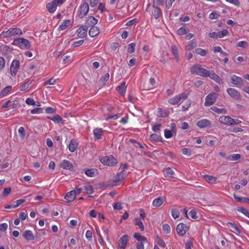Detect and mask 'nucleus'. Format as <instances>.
Here are the masks:
<instances>
[{
    "label": "nucleus",
    "instance_id": "nucleus-28",
    "mask_svg": "<svg viewBox=\"0 0 249 249\" xmlns=\"http://www.w3.org/2000/svg\"><path fill=\"white\" fill-rule=\"evenodd\" d=\"M76 197L75 192L71 191L66 195L65 199L67 200V202H70L74 200Z\"/></svg>",
    "mask_w": 249,
    "mask_h": 249
},
{
    "label": "nucleus",
    "instance_id": "nucleus-48",
    "mask_svg": "<svg viewBox=\"0 0 249 249\" xmlns=\"http://www.w3.org/2000/svg\"><path fill=\"white\" fill-rule=\"evenodd\" d=\"M109 74L108 73H106L105 76L102 77L100 81L102 83V86H103L105 85L106 82L108 80Z\"/></svg>",
    "mask_w": 249,
    "mask_h": 249
},
{
    "label": "nucleus",
    "instance_id": "nucleus-22",
    "mask_svg": "<svg viewBox=\"0 0 249 249\" xmlns=\"http://www.w3.org/2000/svg\"><path fill=\"white\" fill-rule=\"evenodd\" d=\"M23 237L27 240L32 241L35 239L33 232L30 230L25 231L23 234Z\"/></svg>",
    "mask_w": 249,
    "mask_h": 249
},
{
    "label": "nucleus",
    "instance_id": "nucleus-50",
    "mask_svg": "<svg viewBox=\"0 0 249 249\" xmlns=\"http://www.w3.org/2000/svg\"><path fill=\"white\" fill-rule=\"evenodd\" d=\"M248 45V43L247 41H241L238 42L236 44V46L237 47H241L243 48H246Z\"/></svg>",
    "mask_w": 249,
    "mask_h": 249
},
{
    "label": "nucleus",
    "instance_id": "nucleus-39",
    "mask_svg": "<svg viewBox=\"0 0 249 249\" xmlns=\"http://www.w3.org/2000/svg\"><path fill=\"white\" fill-rule=\"evenodd\" d=\"M118 249H124V235L118 241Z\"/></svg>",
    "mask_w": 249,
    "mask_h": 249
},
{
    "label": "nucleus",
    "instance_id": "nucleus-12",
    "mask_svg": "<svg viewBox=\"0 0 249 249\" xmlns=\"http://www.w3.org/2000/svg\"><path fill=\"white\" fill-rule=\"evenodd\" d=\"M196 125L200 128L211 127L212 126V123L208 119H203L199 120L197 122Z\"/></svg>",
    "mask_w": 249,
    "mask_h": 249
},
{
    "label": "nucleus",
    "instance_id": "nucleus-27",
    "mask_svg": "<svg viewBox=\"0 0 249 249\" xmlns=\"http://www.w3.org/2000/svg\"><path fill=\"white\" fill-rule=\"evenodd\" d=\"M99 33L100 29L97 26L91 27L89 32V36L92 37L97 36Z\"/></svg>",
    "mask_w": 249,
    "mask_h": 249
},
{
    "label": "nucleus",
    "instance_id": "nucleus-56",
    "mask_svg": "<svg viewBox=\"0 0 249 249\" xmlns=\"http://www.w3.org/2000/svg\"><path fill=\"white\" fill-rule=\"evenodd\" d=\"M85 189L86 190L87 193L89 194H91L93 193V189L91 185H86L85 186Z\"/></svg>",
    "mask_w": 249,
    "mask_h": 249
},
{
    "label": "nucleus",
    "instance_id": "nucleus-9",
    "mask_svg": "<svg viewBox=\"0 0 249 249\" xmlns=\"http://www.w3.org/2000/svg\"><path fill=\"white\" fill-rule=\"evenodd\" d=\"M19 68V62L18 60H14L10 66V71L12 76H15Z\"/></svg>",
    "mask_w": 249,
    "mask_h": 249
},
{
    "label": "nucleus",
    "instance_id": "nucleus-14",
    "mask_svg": "<svg viewBox=\"0 0 249 249\" xmlns=\"http://www.w3.org/2000/svg\"><path fill=\"white\" fill-rule=\"evenodd\" d=\"M60 167L64 169L72 170L73 166L72 163L69 160H64L60 164Z\"/></svg>",
    "mask_w": 249,
    "mask_h": 249
},
{
    "label": "nucleus",
    "instance_id": "nucleus-51",
    "mask_svg": "<svg viewBox=\"0 0 249 249\" xmlns=\"http://www.w3.org/2000/svg\"><path fill=\"white\" fill-rule=\"evenodd\" d=\"M237 211L241 212L244 215H245L247 217L249 218V211L248 210L244 208H238L237 209Z\"/></svg>",
    "mask_w": 249,
    "mask_h": 249
},
{
    "label": "nucleus",
    "instance_id": "nucleus-47",
    "mask_svg": "<svg viewBox=\"0 0 249 249\" xmlns=\"http://www.w3.org/2000/svg\"><path fill=\"white\" fill-rule=\"evenodd\" d=\"M157 244L161 248H165L166 247V244L164 240H162L160 236H157Z\"/></svg>",
    "mask_w": 249,
    "mask_h": 249
},
{
    "label": "nucleus",
    "instance_id": "nucleus-26",
    "mask_svg": "<svg viewBox=\"0 0 249 249\" xmlns=\"http://www.w3.org/2000/svg\"><path fill=\"white\" fill-rule=\"evenodd\" d=\"M85 174L89 177H95L98 174V170L95 168L84 169Z\"/></svg>",
    "mask_w": 249,
    "mask_h": 249
},
{
    "label": "nucleus",
    "instance_id": "nucleus-15",
    "mask_svg": "<svg viewBox=\"0 0 249 249\" xmlns=\"http://www.w3.org/2000/svg\"><path fill=\"white\" fill-rule=\"evenodd\" d=\"M231 83L236 86H240L243 84V79L235 75H232L231 76Z\"/></svg>",
    "mask_w": 249,
    "mask_h": 249
},
{
    "label": "nucleus",
    "instance_id": "nucleus-35",
    "mask_svg": "<svg viewBox=\"0 0 249 249\" xmlns=\"http://www.w3.org/2000/svg\"><path fill=\"white\" fill-rule=\"evenodd\" d=\"M171 52L173 55L175 56L177 61H179V56L178 54V50L177 47L175 45H173L171 48Z\"/></svg>",
    "mask_w": 249,
    "mask_h": 249
},
{
    "label": "nucleus",
    "instance_id": "nucleus-33",
    "mask_svg": "<svg viewBox=\"0 0 249 249\" xmlns=\"http://www.w3.org/2000/svg\"><path fill=\"white\" fill-rule=\"evenodd\" d=\"M70 20H65L63 23L59 26L58 29L59 30H65L70 25Z\"/></svg>",
    "mask_w": 249,
    "mask_h": 249
},
{
    "label": "nucleus",
    "instance_id": "nucleus-4",
    "mask_svg": "<svg viewBox=\"0 0 249 249\" xmlns=\"http://www.w3.org/2000/svg\"><path fill=\"white\" fill-rule=\"evenodd\" d=\"M100 161L104 165L113 166L117 164V160L112 155L107 156L100 158Z\"/></svg>",
    "mask_w": 249,
    "mask_h": 249
},
{
    "label": "nucleus",
    "instance_id": "nucleus-21",
    "mask_svg": "<svg viewBox=\"0 0 249 249\" xmlns=\"http://www.w3.org/2000/svg\"><path fill=\"white\" fill-rule=\"evenodd\" d=\"M154 8L152 11V15L155 19H158L162 15V13L160 9L157 6H156L154 4L153 5Z\"/></svg>",
    "mask_w": 249,
    "mask_h": 249
},
{
    "label": "nucleus",
    "instance_id": "nucleus-31",
    "mask_svg": "<svg viewBox=\"0 0 249 249\" xmlns=\"http://www.w3.org/2000/svg\"><path fill=\"white\" fill-rule=\"evenodd\" d=\"M116 90L123 96H124V82L116 88Z\"/></svg>",
    "mask_w": 249,
    "mask_h": 249
},
{
    "label": "nucleus",
    "instance_id": "nucleus-43",
    "mask_svg": "<svg viewBox=\"0 0 249 249\" xmlns=\"http://www.w3.org/2000/svg\"><path fill=\"white\" fill-rule=\"evenodd\" d=\"M187 33V29L185 26L181 27L177 31V34L179 36L185 35Z\"/></svg>",
    "mask_w": 249,
    "mask_h": 249
},
{
    "label": "nucleus",
    "instance_id": "nucleus-41",
    "mask_svg": "<svg viewBox=\"0 0 249 249\" xmlns=\"http://www.w3.org/2000/svg\"><path fill=\"white\" fill-rule=\"evenodd\" d=\"M196 53L201 56H205L207 54V51L201 48H197L195 50Z\"/></svg>",
    "mask_w": 249,
    "mask_h": 249
},
{
    "label": "nucleus",
    "instance_id": "nucleus-63",
    "mask_svg": "<svg viewBox=\"0 0 249 249\" xmlns=\"http://www.w3.org/2000/svg\"><path fill=\"white\" fill-rule=\"evenodd\" d=\"M26 103L29 105H36V102L32 98H28L27 99H26Z\"/></svg>",
    "mask_w": 249,
    "mask_h": 249
},
{
    "label": "nucleus",
    "instance_id": "nucleus-7",
    "mask_svg": "<svg viewBox=\"0 0 249 249\" xmlns=\"http://www.w3.org/2000/svg\"><path fill=\"white\" fill-rule=\"evenodd\" d=\"M218 94L215 92L210 93L206 97L204 103L205 106H210L213 105L215 103Z\"/></svg>",
    "mask_w": 249,
    "mask_h": 249
},
{
    "label": "nucleus",
    "instance_id": "nucleus-16",
    "mask_svg": "<svg viewBox=\"0 0 249 249\" xmlns=\"http://www.w3.org/2000/svg\"><path fill=\"white\" fill-rule=\"evenodd\" d=\"M98 20L92 16H90L88 18L87 20L86 21V25L85 26H87L88 29L90 27L95 26V25L97 23Z\"/></svg>",
    "mask_w": 249,
    "mask_h": 249
},
{
    "label": "nucleus",
    "instance_id": "nucleus-10",
    "mask_svg": "<svg viewBox=\"0 0 249 249\" xmlns=\"http://www.w3.org/2000/svg\"><path fill=\"white\" fill-rule=\"evenodd\" d=\"M228 94L234 100H238L241 97L240 93L236 89L233 88H228L227 89Z\"/></svg>",
    "mask_w": 249,
    "mask_h": 249
},
{
    "label": "nucleus",
    "instance_id": "nucleus-55",
    "mask_svg": "<svg viewBox=\"0 0 249 249\" xmlns=\"http://www.w3.org/2000/svg\"><path fill=\"white\" fill-rule=\"evenodd\" d=\"M56 82L55 79H54L53 77L49 79L47 81H45L44 83V85H54Z\"/></svg>",
    "mask_w": 249,
    "mask_h": 249
},
{
    "label": "nucleus",
    "instance_id": "nucleus-29",
    "mask_svg": "<svg viewBox=\"0 0 249 249\" xmlns=\"http://www.w3.org/2000/svg\"><path fill=\"white\" fill-rule=\"evenodd\" d=\"M47 118L57 124H60L63 122L62 118L58 114H55L53 116H47Z\"/></svg>",
    "mask_w": 249,
    "mask_h": 249
},
{
    "label": "nucleus",
    "instance_id": "nucleus-11",
    "mask_svg": "<svg viewBox=\"0 0 249 249\" xmlns=\"http://www.w3.org/2000/svg\"><path fill=\"white\" fill-rule=\"evenodd\" d=\"M60 2V0H54L50 3H48L46 5L47 10L51 13L55 11L58 4Z\"/></svg>",
    "mask_w": 249,
    "mask_h": 249
},
{
    "label": "nucleus",
    "instance_id": "nucleus-36",
    "mask_svg": "<svg viewBox=\"0 0 249 249\" xmlns=\"http://www.w3.org/2000/svg\"><path fill=\"white\" fill-rule=\"evenodd\" d=\"M204 178L207 180L208 182L211 183H214L215 182L216 180V177L213 176H210V175H204Z\"/></svg>",
    "mask_w": 249,
    "mask_h": 249
},
{
    "label": "nucleus",
    "instance_id": "nucleus-49",
    "mask_svg": "<svg viewBox=\"0 0 249 249\" xmlns=\"http://www.w3.org/2000/svg\"><path fill=\"white\" fill-rule=\"evenodd\" d=\"M211 108L213 110V111L214 112H215V113H217L218 114H220L222 113H225L226 112V111L225 109L219 108L215 107H212Z\"/></svg>",
    "mask_w": 249,
    "mask_h": 249
},
{
    "label": "nucleus",
    "instance_id": "nucleus-42",
    "mask_svg": "<svg viewBox=\"0 0 249 249\" xmlns=\"http://www.w3.org/2000/svg\"><path fill=\"white\" fill-rule=\"evenodd\" d=\"M171 214L174 219H176L179 217L180 212L177 208H174L172 209Z\"/></svg>",
    "mask_w": 249,
    "mask_h": 249
},
{
    "label": "nucleus",
    "instance_id": "nucleus-17",
    "mask_svg": "<svg viewBox=\"0 0 249 249\" xmlns=\"http://www.w3.org/2000/svg\"><path fill=\"white\" fill-rule=\"evenodd\" d=\"M208 77H210L211 79L213 80L219 84H222L223 83L222 79L220 77V76L216 74L213 71H209V75Z\"/></svg>",
    "mask_w": 249,
    "mask_h": 249
},
{
    "label": "nucleus",
    "instance_id": "nucleus-60",
    "mask_svg": "<svg viewBox=\"0 0 249 249\" xmlns=\"http://www.w3.org/2000/svg\"><path fill=\"white\" fill-rule=\"evenodd\" d=\"M147 242L143 241L139 242L136 246L137 249H144V244Z\"/></svg>",
    "mask_w": 249,
    "mask_h": 249
},
{
    "label": "nucleus",
    "instance_id": "nucleus-20",
    "mask_svg": "<svg viewBox=\"0 0 249 249\" xmlns=\"http://www.w3.org/2000/svg\"><path fill=\"white\" fill-rule=\"evenodd\" d=\"M227 226L230 228L231 231L235 233L236 234H239L241 233L240 229L237 227L236 224L231 222H227Z\"/></svg>",
    "mask_w": 249,
    "mask_h": 249
},
{
    "label": "nucleus",
    "instance_id": "nucleus-19",
    "mask_svg": "<svg viewBox=\"0 0 249 249\" xmlns=\"http://www.w3.org/2000/svg\"><path fill=\"white\" fill-rule=\"evenodd\" d=\"M231 119L232 118L229 116H223L219 118V121L225 125H231Z\"/></svg>",
    "mask_w": 249,
    "mask_h": 249
},
{
    "label": "nucleus",
    "instance_id": "nucleus-38",
    "mask_svg": "<svg viewBox=\"0 0 249 249\" xmlns=\"http://www.w3.org/2000/svg\"><path fill=\"white\" fill-rule=\"evenodd\" d=\"M241 157V156L239 154H234L229 156L228 157V160L231 161H235L239 160Z\"/></svg>",
    "mask_w": 249,
    "mask_h": 249
},
{
    "label": "nucleus",
    "instance_id": "nucleus-1",
    "mask_svg": "<svg viewBox=\"0 0 249 249\" xmlns=\"http://www.w3.org/2000/svg\"><path fill=\"white\" fill-rule=\"evenodd\" d=\"M190 71L192 74L207 77L209 75V71L202 68L199 64H196L194 65L190 69Z\"/></svg>",
    "mask_w": 249,
    "mask_h": 249
},
{
    "label": "nucleus",
    "instance_id": "nucleus-44",
    "mask_svg": "<svg viewBox=\"0 0 249 249\" xmlns=\"http://www.w3.org/2000/svg\"><path fill=\"white\" fill-rule=\"evenodd\" d=\"M229 35V32L228 30H223L218 32V38H223L225 36Z\"/></svg>",
    "mask_w": 249,
    "mask_h": 249
},
{
    "label": "nucleus",
    "instance_id": "nucleus-2",
    "mask_svg": "<svg viewBox=\"0 0 249 249\" xmlns=\"http://www.w3.org/2000/svg\"><path fill=\"white\" fill-rule=\"evenodd\" d=\"M12 44L20 47L21 49H28L31 46L30 42L24 38H18L14 40Z\"/></svg>",
    "mask_w": 249,
    "mask_h": 249
},
{
    "label": "nucleus",
    "instance_id": "nucleus-23",
    "mask_svg": "<svg viewBox=\"0 0 249 249\" xmlns=\"http://www.w3.org/2000/svg\"><path fill=\"white\" fill-rule=\"evenodd\" d=\"M164 176L166 178H174L175 172L171 168H164L162 171Z\"/></svg>",
    "mask_w": 249,
    "mask_h": 249
},
{
    "label": "nucleus",
    "instance_id": "nucleus-59",
    "mask_svg": "<svg viewBox=\"0 0 249 249\" xmlns=\"http://www.w3.org/2000/svg\"><path fill=\"white\" fill-rule=\"evenodd\" d=\"M175 0H166L165 2V6L167 9H169L171 7L173 3Z\"/></svg>",
    "mask_w": 249,
    "mask_h": 249
},
{
    "label": "nucleus",
    "instance_id": "nucleus-54",
    "mask_svg": "<svg viewBox=\"0 0 249 249\" xmlns=\"http://www.w3.org/2000/svg\"><path fill=\"white\" fill-rule=\"evenodd\" d=\"M173 134L172 131L166 129L164 130V136L166 138H171Z\"/></svg>",
    "mask_w": 249,
    "mask_h": 249
},
{
    "label": "nucleus",
    "instance_id": "nucleus-32",
    "mask_svg": "<svg viewBox=\"0 0 249 249\" xmlns=\"http://www.w3.org/2000/svg\"><path fill=\"white\" fill-rule=\"evenodd\" d=\"M134 237L138 241L147 242V240L146 237L142 236L140 233L136 232L134 234Z\"/></svg>",
    "mask_w": 249,
    "mask_h": 249
},
{
    "label": "nucleus",
    "instance_id": "nucleus-58",
    "mask_svg": "<svg viewBox=\"0 0 249 249\" xmlns=\"http://www.w3.org/2000/svg\"><path fill=\"white\" fill-rule=\"evenodd\" d=\"M182 152L183 154L185 155H187L188 156H190L191 155V151L190 149L186 148H184L182 150Z\"/></svg>",
    "mask_w": 249,
    "mask_h": 249
},
{
    "label": "nucleus",
    "instance_id": "nucleus-8",
    "mask_svg": "<svg viewBox=\"0 0 249 249\" xmlns=\"http://www.w3.org/2000/svg\"><path fill=\"white\" fill-rule=\"evenodd\" d=\"M176 230L179 236H183L188 230V228L186 224L181 223L177 225Z\"/></svg>",
    "mask_w": 249,
    "mask_h": 249
},
{
    "label": "nucleus",
    "instance_id": "nucleus-6",
    "mask_svg": "<svg viewBox=\"0 0 249 249\" xmlns=\"http://www.w3.org/2000/svg\"><path fill=\"white\" fill-rule=\"evenodd\" d=\"M89 11V6L88 3L84 2L80 6L78 11V16L80 18H83L86 16Z\"/></svg>",
    "mask_w": 249,
    "mask_h": 249
},
{
    "label": "nucleus",
    "instance_id": "nucleus-30",
    "mask_svg": "<svg viewBox=\"0 0 249 249\" xmlns=\"http://www.w3.org/2000/svg\"><path fill=\"white\" fill-rule=\"evenodd\" d=\"M196 47V42L194 40L190 41L188 44L185 46V49L187 51H190Z\"/></svg>",
    "mask_w": 249,
    "mask_h": 249
},
{
    "label": "nucleus",
    "instance_id": "nucleus-52",
    "mask_svg": "<svg viewBox=\"0 0 249 249\" xmlns=\"http://www.w3.org/2000/svg\"><path fill=\"white\" fill-rule=\"evenodd\" d=\"M137 23V20L136 18L130 20L125 23V26H131L132 25L135 26Z\"/></svg>",
    "mask_w": 249,
    "mask_h": 249
},
{
    "label": "nucleus",
    "instance_id": "nucleus-64",
    "mask_svg": "<svg viewBox=\"0 0 249 249\" xmlns=\"http://www.w3.org/2000/svg\"><path fill=\"white\" fill-rule=\"evenodd\" d=\"M209 36L213 39L218 38V32H213L209 34Z\"/></svg>",
    "mask_w": 249,
    "mask_h": 249
},
{
    "label": "nucleus",
    "instance_id": "nucleus-61",
    "mask_svg": "<svg viewBox=\"0 0 249 249\" xmlns=\"http://www.w3.org/2000/svg\"><path fill=\"white\" fill-rule=\"evenodd\" d=\"M191 102L190 101H187L185 105L182 106V110L183 111H186L191 106Z\"/></svg>",
    "mask_w": 249,
    "mask_h": 249
},
{
    "label": "nucleus",
    "instance_id": "nucleus-46",
    "mask_svg": "<svg viewBox=\"0 0 249 249\" xmlns=\"http://www.w3.org/2000/svg\"><path fill=\"white\" fill-rule=\"evenodd\" d=\"M220 17V15L216 12H213L209 15V18L211 19H218Z\"/></svg>",
    "mask_w": 249,
    "mask_h": 249
},
{
    "label": "nucleus",
    "instance_id": "nucleus-37",
    "mask_svg": "<svg viewBox=\"0 0 249 249\" xmlns=\"http://www.w3.org/2000/svg\"><path fill=\"white\" fill-rule=\"evenodd\" d=\"M135 225L138 226L139 228L140 229L141 231H143L144 229V226L143 225L142 222L141 220L139 218H136L134 220Z\"/></svg>",
    "mask_w": 249,
    "mask_h": 249
},
{
    "label": "nucleus",
    "instance_id": "nucleus-53",
    "mask_svg": "<svg viewBox=\"0 0 249 249\" xmlns=\"http://www.w3.org/2000/svg\"><path fill=\"white\" fill-rule=\"evenodd\" d=\"M113 208L115 210H120L123 209V207L122 206V203L120 202H118L114 203L113 205Z\"/></svg>",
    "mask_w": 249,
    "mask_h": 249
},
{
    "label": "nucleus",
    "instance_id": "nucleus-24",
    "mask_svg": "<svg viewBox=\"0 0 249 249\" xmlns=\"http://www.w3.org/2000/svg\"><path fill=\"white\" fill-rule=\"evenodd\" d=\"M103 130L102 128H96L93 131L94 139L100 140L102 139L103 136Z\"/></svg>",
    "mask_w": 249,
    "mask_h": 249
},
{
    "label": "nucleus",
    "instance_id": "nucleus-3",
    "mask_svg": "<svg viewBox=\"0 0 249 249\" xmlns=\"http://www.w3.org/2000/svg\"><path fill=\"white\" fill-rule=\"evenodd\" d=\"M22 34L21 30L19 28H10L6 31H3L0 34L2 37H9Z\"/></svg>",
    "mask_w": 249,
    "mask_h": 249
},
{
    "label": "nucleus",
    "instance_id": "nucleus-5",
    "mask_svg": "<svg viewBox=\"0 0 249 249\" xmlns=\"http://www.w3.org/2000/svg\"><path fill=\"white\" fill-rule=\"evenodd\" d=\"M187 94H185V93H181L170 99L168 102L171 105H176L179 103L181 99L185 100L187 98Z\"/></svg>",
    "mask_w": 249,
    "mask_h": 249
},
{
    "label": "nucleus",
    "instance_id": "nucleus-13",
    "mask_svg": "<svg viewBox=\"0 0 249 249\" xmlns=\"http://www.w3.org/2000/svg\"><path fill=\"white\" fill-rule=\"evenodd\" d=\"M87 26L82 25L77 30V35L80 38H84L87 36Z\"/></svg>",
    "mask_w": 249,
    "mask_h": 249
},
{
    "label": "nucleus",
    "instance_id": "nucleus-45",
    "mask_svg": "<svg viewBox=\"0 0 249 249\" xmlns=\"http://www.w3.org/2000/svg\"><path fill=\"white\" fill-rule=\"evenodd\" d=\"M162 230L166 234H169L171 232V228L168 224H164L162 225Z\"/></svg>",
    "mask_w": 249,
    "mask_h": 249
},
{
    "label": "nucleus",
    "instance_id": "nucleus-25",
    "mask_svg": "<svg viewBox=\"0 0 249 249\" xmlns=\"http://www.w3.org/2000/svg\"><path fill=\"white\" fill-rule=\"evenodd\" d=\"M78 145V143L77 142V141L74 139H72L71 140L68 146L69 150L71 152H73L77 148Z\"/></svg>",
    "mask_w": 249,
    "mask_h": 249
},
{
    "label": "nucleus",
    "instance_id": "nucleus-57",
    "mask_svg": "<svg viewBox=\"0 0 249 249\" xmlns=\"http://www.w3.org/2000/svg\"><path fill=\"white\" fill-rule=\"evenodd\" d=\"M43 112L42 108H36L31 110V114H39Z\"/></svg>",
    "mask_w": 249,
    "mask_h": 249
},
{
    "label": "nucleus",
    "instance_id": "nucleus-62",
    "mask_svg": "<svg viewBox=\"0 0 249 249\" xmlns=\"http://www.w3.org/2000/svg\"><path fill=\"white\" fill-rule=\"evenodd\" d=\"M84 42V40H80L78 41H75L73 43L72 46L73 47H78L82 45L83 44Z\"/></svg>",
    "mask_w": 249,
    "mask_h": 249
},
{
    "label": "nucleus",
    "instance_id": "nucleus-18",
    "mask_svg": "<svg viewBox=\"0 0 249 249\" xmlns=\"http://www.w3.org/2000/svg\"><path fill=\"white\" fill-rule=\"evenodd\" d=\"M165 200V197L164 196H160L158 198L155 199L152 202L153 207L158 208L160 206Z\"/></svg>",
    "mask_w": 249,
    "mask_h": 249
},
{
    "label": "nucleus",
    "instance_id": "nucleus-40",
    "mask_svg": "<svg viewBox=\"0 0 249 249\" xmlns=\"http://www.w3.org/2000/svg\"><path fill=\"white\" fill-rule=\"evenodd\" d=\"M136 43H132L129 44L127 48V52L128 53H132L134 52L135 50Z\"/></svg>",
    "mask_w": 249,
    "mask_h": 249
},
{
    "label": "nucleus",
    "instance_id": "nucleus-34",
    "mask_svg": "<svg viewBox=\"0 0 249 249\" xmlns=\"http://www.w3.org/2000/svg\"><path fill=\"white\" fill-rule=\"evenodd\" d=\"M11 89L12 87L11 86H8L4 88L0 93V97L1 98L5 96Z\"/></svg>",
    "mask_w": 249,
    "mask_h": 249
}]
</instances>
